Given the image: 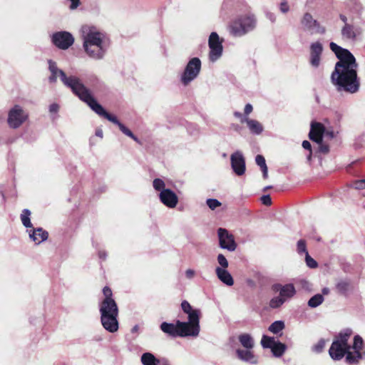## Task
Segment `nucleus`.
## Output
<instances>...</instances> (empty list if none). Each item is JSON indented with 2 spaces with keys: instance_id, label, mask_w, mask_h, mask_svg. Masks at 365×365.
Returning a JSON list of instances; mask_svg holds the SVG:
<instances>
[{
  "instance_id": "de8ad7c7",
  "label": "nucleus",
  "mask_w": 365,
  "mask_h": 365,
  "mask_svg": "<svg viewBox=\"0 0 365 365\" xmlns=\"http://www.w3.org/2000/svg\"><path fill=\"white\" fill-rule=\"evenodd\" d=\"M289 6L288 5V3L286 1L281 2L280 10L282 12L287 13L289 11Z\"/></svg>"
},
{
  "instance_id": "7c9ffc66",
  "label": "nucleus",
  "mask_w": 365,
  "mask_h": 365,
  "mask_svg": "<svg viewBox=\"0 0 365 365\" xmlns=\"http://www.w3.org/2000/svg\"><path fill=\"white\" fill-rule=\"evenodd\" d=\"M350 282L348 280H340L337 282L336 288L341 294H346L350 289Z\"/></svg>"
},
{
  "instance_id": "4c0bfd02",
  "label": "nucleus",
  "mask_w": 365,
  "mask_h": 365,
  "mask_svg": "<svg viewBox=\"0 0 365 365\" xmlns=\"http://www.w3.org/2000/svg\"><path fill=\"white\" fill-rule=\"evenodd\" d=\"M326 345V341L324 339H320L314 346L312 349L314 351L317 353L321 352Z\"/></svg>"
},
{
  "instance_id": "8fccbe9b",
  "label": "nucleus",
  "mask_w": 365,
  "mask_h": 365,
  "mask_svg": "<svg viewBox=\"0 0 365 365\" xmlns=\"http://www.w3.org/2000/svg\"><path fill=\"white\" fill-rule=\"evenodd\" d=\"M59 110V106L56 103H53L49 106V111L52 113H56Z\"/></svg>"
},
{
  "instance_id": "9d476101",
  "label": "nucleus",
  "mask_w": 365,
  "mask_h": 365,
  "mask_svg": "<svg viewBox=\"0 0 365 365\" xmlns=\"http://www.w3.org/2000/svg\"><path fill=\"white\" fill-rule=\"evenodd\" d=\"M179 336L196 337L200 333V319H188V322L178 320Z\"/></svg>"
},
{
  "instance_id": "1a4fd4ad",
  "label": "nucleus",
  "mask_w": 365,
  "mask_h": 365,
  "mask_svg": "<svg viewBox=\"0 0 365 365\" xmlns=\"http://www.w3.org/2000/svg\"><path fill=\"white\" fill-rule=\"evenodd\" d=\"M202 63L199 58H192L187 63L183 73L181 75L180 81L184 86H188L200 74Z\"/></svg>"
},
{
  "instance_id": "412c9836",
  "label": "nucleus",
  "mask_w": 365,
  "mask_h": 365,
  "mask_svg": "<svg viewBox=\"0 0 365 365\" xmlns=\"http://www.w3.org/2000/svg\"><path fill=\"white\" fill-rule=\"evenodd\" d=\"M237 357L247 363L251 364H257L258 363V358L255 356L251 349H238L236 351Z\"/></svg>"
},
{
  "instance_id": "bb28decb",
  "label": "nucleus",
  "mask_w": 365,
  "mask_h": 365,
  "mask_svg": "<svg viewBox=\"0 0 365 365\" xmlns=\"http://www.w3.org/2000/svg\"><path fill=\"white\" fill-rule=\"evenodd\" d=\"M239 341L245 349H251L254 347V340L252 337L248 334H243L240 335Z\"/></svg>"
},
{
  "instance_id": "a18cd8bd",
  "label": "nucleus",
  "mask_w": 365,
  "mask_h": 365,
  "mask_svg": "<svg viewBox=\"0 0 365 365\" xmlns=\"http://www.w3.org/2000/svg\"><path fill=\"white\" fill-rule=\"evenodd\" d=\"M195 274H196V272L192 269H187L185 272V275L186 278L188 279H192L195 276Z\"/></svg>"
},
{
  "instance_id": "6e6552de",
  "label": "nucleus",
  "mask_w": 365,
  "mask_h": 365,
  "mask_svg": "<svg viewBox=\"0 0 365 365\" xmlns=\"http://www.w3.org/2000/svg\"><path fill=\"white\" fill-rule=\"evenodd\" d=\"M29 118L28 111L20 105H14L8 111L6 122L11 129H18Z\"/></svg>"
},
{
  "instance_id": "49530a36",
  "label": "nucleus",
  "mask_w": 365,
  "mask_h": 365,
  "mask_svg": "<svg viewBox=\"0 0 365 365\" xmlns=\"http://www.w3.org/2000/svg\"><path fill=\"white\" fill-rule=\"evenodd\" d=\"M261 201L264 205H270L272 204V200L269 195H263L261 197Z\"/></svg>"
},
{
  "instance_id": "b1692460",
  "label": "nucleus",
  "mask_w": 365,
  "mask_h": 365,
  "mask_svg": "<svg viewBox=\"0 0 365 365\" xmlns=\"http://www.w3.org/2000/svg\"><path fill=\"white\" fill-rule=\"evenodd\" d=\"M181 307L183 312L187 314L188 319H200V311L199 309H193L187 301H183L182 302Z\"/></svg>"
},
{
  "instance_id": "ea45409f",
  "label": "nucleus",
  "mask_w": 365,
  "mask_h": 365,
  "mask_svg": "<svg viewBox=\"0 0 365 365\" xmlns=\"http://www.w3.org/2000/svg\"><path fill=\"white\" fill-rule=\"evenodd\" d=\"M256 21V19L255 18L254 15H247L244 16L243 18H241L239 19L237 23H254Z\"/></svg>"
},
{
  "instance_id": "423d86ee",
  "label": "nucleus",
  "mask_w": 365,
  "mask_h": 365,
  "mask_svg": "<svg viewBox=\"0 0 365 365\" xmlns=\"http://www.w3.org/2000/svg\"><path fill=\"white\" fill-rule=\"evenodd\" d=\"M153 187L155 191L159 192L160 202L169 208H175L178 203V197L170 189L165 188V182L161 178H155L153 181Z\"/></svg>"
},
{
  "instance_id": "473e14b6",
  "label": "nucleus",
  "mask_w": 365,
  "mask_h": 365,
  "mask_svg": "<svg viewBox=\"0 0 365 365\" xmlns=\"http://www.w3.org/2000/svg\"><path fill=\"white\" fill-rule=\"evenodd\" d=\"M284 328V323L282 321H276L269 327V331L273 334H278Z\"/></svg>"
},
{
  "instance_id": "ddd939ff",
  "label": "nucleus",
  "mask_w": 365,
  "mask_h": 365,
  "mask_svg": "<svg viewBox=\"0 0 365 365\" xmlns=\"http://www.w3.org/2000/svg\"><path fill=\"white\" fill-rule=\"evenodd\" d=\"M261 344L264 348L270 349L273 354L277 357L281 356L286 349L285 344L279 341H276L273 337L267 336H262Z\"/></svg>"
},
{
  "instance_id": "09e8293b",
  "label": "nucleus",
  "mask_w": 365,
  "mask_h": 365,
  "mask_svg": "<svg viewBox=\"0 0 365 365\" xmlns=\"http://www.w3.org/2000/svg\"><path fill=\"white\" fill-rule=\"evenodd\" d=\"M319 145V150L323 153H327L329 150V146L327 145L323 144L322 140L320 143H318Z\"/></svg>"
},
{
  "instance_id": "052dcab7",
  "label": "nucleus",
  "mask_w": 365,
  "mask_h": 365,
  "mask_svg": "<svg viewBox=\"0 0 365 365\" xmlns=\"http://www.w3.org/2000/svg\"><path fill=\"white\" fill-rule=\"evenodd\" d=\"M314 27L312 29V33L314 32L315 29H319L317 24H314Z\"/></svg>"
},
{
  "instance_id": "f03ea898",
  "label": "nucleus",
  "mask_w": 365,
  "mask_h": 365,
  "mask_svg": "<svg viewBox=\"0 0 365 365\" xmlns=\"http://www.w3.org/2000/svg\"><path fill=\"white\" fill-rule=\"evenodd\" d=\"M352 334L351 329H346L336 336L329 350L332 359L339 361L345 356L346 362L354 365L359 364L364 358L365 354L361 353L364 341L359 335L354 336L352 346L349 344Z\"/></svg>"
},
{
  "instance_id": "c756f323",
  "label": "nucleus",
  "mask_w": 365,
  "mask_h": 365,
  "mask_svg": "<svg viewBox=\"0 0 365 365\" xmlns=\"http://www.w3.org/2000/svg\"><path fill=\"white\" fill-rule=\"evenodd\" d=\"M255 162L261 168L263 178L267 179L268 178V168L264 158L261 155H257L255 158Z\"/></svg>"
},
{
  "instance_id": "dca6fc26",
  "label": "nucleus",
  "mask_w": 365,
  "mask_h": 365,
  "mask_svg": "<svg viewBox=\"0 0 365 365\" xmlns=\"http://www.w3.org/2000/svg\"><path fill=\"white\" fill-rule=\"evenodd\" d=\"M231 166L234 173L241 176L245 174L246 170L245 160L242 154L237 151L230 156Z\"/></svg>"
},
{
  "instance_id": "393cba45",
  "label": "nucleus",
  "mask_w": 365,
  "mask_h": 365,
  "mask_svg": "<svg viewBox=\"0 0 365 365\" xmlns=\"http://www.w3.org/2000/svg\"><path fill=\"white\" fill-rule=\"evenodd\" d=\"M161 330L173 336H179V328H178V321L176 322V324H170L167 322H163L160 325Z\"/></svg>"
},
{
  "instance_id": "7ed1b4c3",
  "label": "nucleus",
  "mask_w": 365,
  "mask_h": 365,
  "mask_svg": "<svg viewBox=\"0 0 365 365\" xmlns=\"http://www.w3.org/2000/svg\"><path fill=\"white\" fill-rule=\"evenodd\" d=\"M82 34L83 48L87 55L97 60L103 58L109 46L106 34L88 25L83 26Z\"/></svg>"
},
{
  "instance_id": "a211bd4d",
  "label": "nucleus",
  "mask_w": 365,
  "mask_h": 365,
  "mask_svg": "<svg viewBox=\"0 0 365 365\" xmlns=\"http://www.w3.org/2000/svg\"><path fill=\"white\" fill-rule=\"evenodd\" d=\"M272 289L278 292L279 295L286 302L292 298L296 294V289L293 284H286L284 285L276 284L272 286Z\"/></svg>"
},
{
  "instance_id": "a878e982",
  "label": "nucleus",
  "mask_w": 365,
  "mask_h": 365,
  "mask_svg": "<svg viewBox=\"0 0 365 365\" xmlns=\"http://www.w3.org/2000/svg\"><path fill=\"white\" fill-rule=\"evenodd\" d=\"M245 123L250 130L255 134L259 135L263 131L262 125L256 120L248 118L247 119H245Z\"/></svg>"
},
{
  "instance_id": "f3484780",
  "label": "nucleus",
  "mask_w": 365,
  "mask_h": 365,
  "mask_svg": "<svg viewBox=\"0 0 365 365\" xmlns=\"http://www.w3.org/2000/svg\"><path fill=\"white\" fill-rule=\"evenodd\" d=\"M361 34L362 30L357 24H344L341 29L342 38L346 41L356 40Z\"/></svg>"
},
{
  "instance_id": "cd10ccee",
  "label": "nucleus",
  "mask_w": 365,
  "mask_h": 365,
  "mask_svg": "<svg viewBox=\"0 0 365 365\" xmlns=\"http://www.w3.org/2000/svg\"><path fill=\"white\" fill-rule=\"evenodd\" d=\"M141 362L143 365H158L159 360L153 354L147 352L141 356Z\"/></svg>"
},
{
  "instance_id": "2eb2a0df",
  "label": "nucleus",
  "mask_w": 365,
  "mask_h": 365,
  "mask_svg": "<svg viewBox=\"0 0 365 365\" xmlns=\"http://www.w3.org/2000/svg\"><path fill=\"white\" fill-rule=\"evenodd\" d=\"M53 43L61 49H67L73 43L72 35L66 31H60L53 35Z\"/></svg>"
},
{
  "instance_id": "f257e3e1",
  "label": "nucleus",
  "mask_w": 365,
  "mask_h": 365,
  "mask_svg": "<svg viewBox=\"0 0 365 365\" xmlns=\"http://www.w3.org/2000/svg\"><path fill=\"white\" fill-rule=\"evenodd\" d=\"M330 48L339 59L331 74L332 83L339 91L356 93L359 88V81L357 78L358 65L354 56L349 51L333 42L330 43Z\"/></svg>"
},
{
  "instance_id": "bf43d9fd",
  "label": "nucleus",
  "mask_w": 365,
  "mask_h": 365,
  "mask_svg": "<svg viewBox=\"0 0 365 365\" xmlns=\"http://www.w3.org/2000/svg\"><path fill=\"white\" fill-rule=\"evenodd\" d=\"M322 293H323L324 294H327L329 293V289H327V288H324V289H322Z\"/></svg>"
},
{
  "instance_id": "5701e85b",
  "label": "nucleus",
  "mask_w": 365,
  "mask_h": 365,
  "mask_svg": "<svg viewBox=\"0 0 365 365\" xmlns=\"http://www.w3.org/2000/svg\"><path fill=\"white\" fill-rule=\"evenodd\" d=\"M215 272L218 279L227 286H232L234 279L227 269H215Z\"/></svg>"
},
{
  "instance_id": "4d7b16f0",
  "label": "nucleus",
  "mask_w": 365,
  "mask_h": 365,
  "mask_svg": "<svg viewBox=\"0 0 365 365\" xmlns=\"http://www.w3.org/2000/svg\"><path fill=\"white\" fill-rule=\"evenodd\" d=\"M340 19L342 21L346 22V17L344 15L341 14Z\"/></svg>"
},
{
  "instance_id": "39448f33",
  "label": "nucleus",
  "mask_w": 365,
  "mask_h": 365,
  "mask_svg": "<svg viewBox=\"0 0 365 365\" xmlns=\"http://www.w3.org/2000/svg\"><path fill=\"white\" fill-rule=\"evenodd\" d=\"M101 322L105 329L110 333L118 329V308L114 299H103L100 305Z\"/></svg>"
},
{
  "instance_id": "680f3d73",
  "label": "nucleus",
  "mask_w": 365,
  "mask_h": 365,
  "mask_svg": "<svg viewBox=\"0 0 365 365\" xmlns=\"http://www.w3.org/2000/svg\"><path fill=\"white\" fill-rule=\"evenodd\" d=\"M270 188V187H266L264 190H266L267 189Z\"/></svg>"
},
{
  "instance_id": "37998d69",
  "label": "nucleus",
  "mask_w": 365,
  "mask_h": 365,
  "mask_svg": "<svg viewBox=\"0 0 365 365\" xmlns=\"http://www.w3.org/2000/svg\"><path fill=\"white\" fill-rule=\"evenodd\" d=\"M354 187L357 190L365 189V179L356 181L354 184Z\"/></svg>"
},
{
  "instance_id": "0eeeda50",
  "label": "nucleus",
  "mask_w": 365,
  "mask_h": 365,
  "mask_svg": "<svg viewBox=\"0 0 365 365\" xmlns=\"http://www.w3.org/2000/svg\"><path fill=\"white\" fill-rule=\"evenodd\" d=\"M88 106L98 115L103 116L106 118L108 120L113 123L117 125L119 129L127 136L131 138L135 141L138 142V138L134 135V134L123 124H122L118 118L113 115L109 114L106 110L103 108V106L99 104L97 101L94 98V97L91 99V101L88 103Z\"/></svg>"
},
{
  "instance_id": "f704fd0d",
  "label": "nucleus",
  "mask_w": 365,
  "mask_h": 365,
  "mask_svg": "<svg viewBox=\"0 0 365 365\" xmlns=\"http://www.w3.org/2000/svg\"><path fill=\"white\" fill-rule=\"evenodd\" d=\"M284 302L285 301L279 295L270 300L269 306L270 307L275 309L281 307Z\"/></svg>"
},
{
  "instance_id": "864d4df0",
  "label": "nucleus",
  "mask_w": 365,
  "mask_h": 365,
  "mask_svg": "<svg viewBox=\"0 0 365 365\" xmlns=\"http://www.w3.org/2000/svg\"><path fill=\"white\" fill-rule=\"evenodd\" d=\"M302 147L304 148V149H307V150H309V151L312 150L311 148V144L309 141L307 140H304L303 143H302Z\"/></svg>"
},
{
  "instance_id": "3c124183",
  "label": "nucleus",
  "mask_w": 365,
  "mask_h": 365,
  "mask_svg": "<svg viewBox=\"0 0 365 365\" xmlns=\"http://www.w3.org/2000/svg\"><path fill=\"white\" fill-rule=\"evenodd\" d=\"M253 110V107L250 103H247L244 110L245 115H248L250 114Z\"/></svg>"
},
{
  "instance_id": "6ab92c4d",
  "label": "nucleus",
  "mask_w": 365,
  "mask_h": 365,
  "mask_svg": "<svg viewBox=\"0 0 365 365\" xmlns=\"http://www.w3.org/2000/svg\"><path fill=\"white\" fill-rule=\"evenodd\" d=\"M254 24H230L228 31L234 37H240L252 31Z\"/></svg>"
},
{
  "instance_id": "4be33fe9",
  "label": "nucleus",
  "mask_w": 365,
  "mask_h": 365,
  "mask_svg": "<svg viewBox=\"0 0 365 365\" xmlns=\"http://www.w3.org/2000/svg\"><path fill=\"white\" fill-rule=\"evenodd\" d=\"M324 134V127L319 123H314L312 124L311 130L309 132V138L311 140L320 143L322 140Z\"/></svg>"
},
{
  "instance_id": "79ce46f5",
  "label": "nucleus",
  "mask_w": 365,
  "mask_h": 365,
  "mask_svg": "<svg viewBox=\"0 0 365 365\" xmlns=\"http://www.w3.org/2000/svg\"><path fill=\"white\" fill-rule=\"evenodd\" d=\"M302 23H317V22L316 20L313 19V17L310 14L307 13L304 15V17L302 19Z\"/></svg>"
},
{
  "instance_id": "4468645a",
  "label": "nucleus",
  "mask_w": 365,
  "mask_h": 365,
  "mask_svg": "<svg viewBox=\"0 0 365 365\" xmlns=\"http://www.w3.org/2000/svg\"><path fill=\"white\" fill-rule=\"evenodd\" d=\"M323 46L319 42H314L310 45L309 62L314 68H318L322 63Z\"/></svg>"
},
{
  "instance_id": "f8f14e48",
  "label": "nucleus",
  "mask_w": 365,
  "mask_h": 365,
  "mask_svg": "<svg viewBox=\"0 0 365 365\" xmlns=\"http://www.w3.org/2000/svg\"><path fill=\"white\" fill-rule=\"evenodd\" d=\"M219 245L222 249L230 252H234L237 248V244L234 236L225 228L217 230Z\"/></svg>"
},
{
  "instance_id": "2f4dec72",
  "label": "nucleus",
  "mask_w": 365,
  "mask_h": 365,
  "mask_svg": "<svg viewBox=\"0 0 365 365\" xmlns=\"http://www.w3.org/2000/svg\"><path fill=\"white\" fill-rule=\"evenodd\" d=\"M324 302V297L322 294H316L313 296L308 302V305L310 307L315 308L319 306Z\"/></svg>"
},
{
  "instance_id": "c03bdc74",
  "label": "nucleus",
  "mask_w": 365,
  "mask_h": 365,
  "mask_svg": "<svg viewBox=\"0 0 365 365\" xmlns=\"http://www.w3.org/2000/svg\"><path fill=\"white\" fill-rule=\"evenodd\" d=\"M71 2V4L69 6V9L71 10H75L80 5H81V0H68Z\"/></svg>"
},
{
  "instance_id": "13d9d810",
  "label": "nucleus",
  "mask_w": 365,
  "mask_h": 365,
  "mask_svg": "<svg viewBox=\"0 0 365 365\" xmlns=\"http://www.w3.org/2000/svg\"><path fill=\"white\" fill-rule=\"evenodd\" d=\"M312 150H310V151H309V155H308V156H307V160H308V161H310V160H311V159H312Z\"/></svg>"
},
{
  "instance_id": "c85d7f7f",
  "label": "nucleus",
  "mask_w": 365,
  "mask_h": 365,
  "mask_svg": "<svg viewBox=\"0 0 365 365\" xmlns=\"http://www.w3.org/2000/svg\"><path fill=\"white\" fill-rule=\"evenodd\" d=\"M31 212L28 209H24L21 214V221L23 225L26 228H32V223L31 222L30 216Z\"/></svg>"
},
{
  "instance_id": "aec40b11",
  "label": "nucleus",
  "mask_w": 365,
  "mask_h": 365,
  "mask_svg": "<svg viewBox=\"0 0 365 365\" xmlns=\"http://www.w3.org/2000/svg\"><path fill=\"white\" fill-rule=\"evenodd\" d=\"M29 238L36 244L40 245L41 242L46 241L48 239V234L46 231L41 227L38 228H31L28 230Z\"/></svg>"
},
{
  "instance_id": "5fc2aeb1",
  "label": "nucleus",
  "mask_w": 365,
  "mask_h": 365,
  "mask_svg": "<svg viewBox=\"0 0 365 365\" xmlns=\"http://www.w3.org/2000/svg\"><path fill=\"white\" fill-rule=\"evenodd\" d=\"M300 284L303 288L308 289L309 287V282L305 279H302L300 281Z\"/></svg>"
},
{
  "instance_id": "a19ab883",
  "label": "nucleus",
  "mask_w": 365,
  "mask_h": 365,
  "mask_svg": "<svg viewBox=\"0 0 365 365\" xmlns=\"http://www.w3.org/2000/svg\"><path fill=\"white\" fill-rule=\"evenodd\" d=\"M103 293L105 297L104 299H113L112 298V291L109 287H105L103 289Z\"/></svg>"
},
{
  "instance_id": "20e7f679",
  "label": "nucleus",
  "mask_w": 365,
  "mask_h": 365,
  "mask_svg": "<svg viewBox=\"0 0 365 365\" xmlns=\"http://www.w3.org/2000/svg\"><path fill=\"white\" fill-rule=\"evenodd\" d=\"M48 68L51 72L50 82H55L58 78H60L61 81L71 88L72 91L87 105L93 98L91 91L82 83L79 78L75 76L67 77L65 73L58 69L56 63L51 60L48 61Z\"/></svg>"
},
{
  "instance_id": "603ef678",
  "label": "nucleus",
  "mask_w": 365,
  "mask_h": 365,
  "mask_svg": "<svg viewBox=\"0 0 365 365\" xmlns=\"http://www.w3.org/2000/svg\"><path fill=\"white\" fill-rule=\"evenodd\" d=\"M234 115L240 120L241 123H245V119H247L248 118L244 117L242 114L240 112H235Z\"/></svg>"
},
{
  "instance_id": "c9c22d12",
  "label": "nucleus",
  "mask_w": 365,
  "mask_h": 365,
  "mask_svg": "<svg viewBox=\"0 0 365 365\" xmlns=\"http://www.w3.org/2000/svg\"><path fill=\"white\" fill-rule=\"evenodd\" d=\"M297 252L299 255L304 254L306 255V252H308L307 250V247H306V242L304 240H299L297 242Z\"/></svg>"
},
{
  "instance_id": "72a5a7b5",
  "label": "nucleus",
  "mask_w": 365,
  "mask_h": 365,
  "mask_svg": "<svg viewBox=\"0 0 365 365\" xmlns=\"http://www.w3.org/2000/svg\"><path fill=\"white\" fill-rule=\"evenodd\" d=\"M218 265L215 269H227L229 266L228 260L222 254H219L217 257Z\"/></svg>"
},
{
  "instance_id": "58836bf2",
  "label": "nucleus",
  "mask_w": 365,
  "mask_h": 365,
  "mask_svg": "<svg viewBox=\"0 0 365 365\" xmlns=\"http://www.w3.org/2000/svg\"><path fill=\"white\" fill-rule=\"evenodd\" d=\"M207 205L211 210H215V208L220 207L221 205V202L216 199H207Z\"/></svg>"
},
{
  "instance_id": "e433bc0d",
  "label": "nucleus",
  "mask_w": 365,
  "mask_h": 365,
  "mask_svg": "<svg viewBox=\"0 0 365 365\" xmlns=\"http://www.w3.org/2000/svg\"><path fill=\"white\" fill-rule=\"evenodd\" d=\"M305 262L309 268H316L317 267V262L310 257L308 252H306Z\"/></svg>"
},
{
  "instance_id": "9b49d317",
  "label": "nucleus",
  "mask_w": 365,
  "mask_h": 365,
  "mask_svg": "<svg viewBox=\"0 0 365 365\" xmlns=\"http://www.w3.org/2000/svg\"><path fill=\"white\" fill-rule=\"evenodd\" d=\"M208 44L210 48L209 59L212 62H215L222 55V41L220 39L217 33L212 32L210 35Z\"/></svg>"
},
{
  "instance_id": "6e6d98bb",
  "label": "nucleus",
  "mask_w": 365,
  "mask_h": 365,
  "mask_svg": "<svg viewBox=\"0 0 365 365\" xmlns=\"http://www.w3.org/2000/svg\"><path fill=\"white\" fill-rule=\"evenodd\" d=\"M96 135L101 138H103V130L101 128H97L96 130Z\"/></svg>"
}]
</instances>
